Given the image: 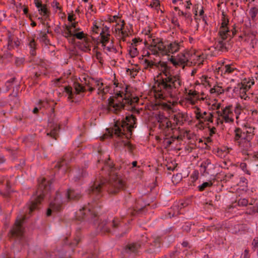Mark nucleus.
I'll return each instance as SVG.
<instances>
[{"mask_svg":"<svg viewBox=\"0 0 258 258\" xmlns=\"http://www.w3.org/2000/svg\"><path fill=\"white\" fill-rule=\"evenodd\" d=\"M108 160L104 161V166L102 167V170L108 171V174L111 176L110 179L108 182L100 178L96 179L94 181L89 189L92 201L89 203L87 206L84 207L76 212V218L78 220H90L95 224L98 219L97 210L102 206L98 201L102 196V191L106 190L109 194L115 195L124 189L123 182L117 175H115L116 173H113L114 165L110 161L109 158Z\"/></svg>","mask_w":258,"mask_h":258,"instance_id":"nucleus-1","label":"nucleus"},{"mask_svg":"<svg viewBox=\"0 0 258 258\" xmlns=\"http://www.w3.org/2000/svg\"><path fill=\"white\" fill-rule=\"evenodd\" d=\"M145 69L158 68L161 73L157 76L154 88L157 96L160 99H164L167 96L173 97L174 94L181 86L180 76L173 74L170 71L167 62L160 61L157 63L152 60H144Z\"/></svg>","mask_w":258,"mask_h":258,"instance_id":"nucleus-2","label":"nucleus"},{"mask_svg":"<svg viewBox=\"0 0 258 258\" xmlns=\"http://www.w3.org/2000/svg\"><path fill=\"white\" fill-rule=\"evenodd\" d=\"M125 92H117L113 96H110L108 99V105L112 107L115 111L123 109L130 110L132 112L137 111L135 105L139 100L138 97H132V94L127 92V86L125 87Z\"/></svg>","mask_w":258,"mask_h":258,"instance_id":"nucleus-3","label":"nucleus"},{"mask_svg":"<svg viewBox=\"0 0 258 258\" xmlns=\"http://www.w3.org/2000/svg\"><path fill=\"white\" fill-rule=\"evenodd\" d=\"M137 118L133 115L126 116L125 119L115 122L113 131L118 137L125 136L128 139L132 135L133 129L136 128Z\"/></svg>","mask_w":258,"mask_h":258,"instance_id":"nucleus-4","label":"nucleus"},{"mask_svg":"<svg viewBox=\"0 0 258 258\" xmlns=\"http://www.w3.org/2000/svg\"><path fill=\"white\" fill-rule=\"evenodd\" d=\"M38 187L35 194L33 195V199L28 205L27 210L29 214H31L33 211L38 208V205L43 199L44 197L47 195L50 190V182L42 178L41 181L38 180Z\"/></svg>","mask_w":258,"mask_h":258,"instance_id":"nucleus-5","label":"nucleus"},{"mask_svg":"<svg viewBox=\"0 0 258 258\" xmlns=\"http://www.w3.org/2000/svg\"><path fill=\"white\" fill-rule=\"evenodd\" d=\"M126 224L121 222L118 218H114L111 221H104L98 224V229L105 233H114L116 232H121V236L125 234L128 229Z\"/></svg>","mask_w":258,"mask_h":258,"instance_id":"nucleus-6","label":"nucleus"},{"mask_svg":"<svg viewBox=\"0 0 258 258\" xmlns=\"http://www.w3.org/2000/svg\"><path fill=\"white\" fill-rule=\"evenodd\" d=\"M228 22V21L227 22L224 21L222 23L218 32L219 37L216 39L214 44L215 48L218 51L222 52L228 51L226 39L228 36H231V32L227 27Z\"/></svg>","mask_w":258,"mask_h":258,"instance_id":"nucleus-7","label":"nucleus"},{"mask_svg":"<svg viewBox=\"0 0 258 258\" xmlns=\"http://www.w3.org/2000/svg\"><path fill=\"white\" fill-rule=\"evenodd\" d=\"M234 133V141L237 142L238 146L243 150L249 151L251 147V140H248V135L245 133V130L237 127Z\"/></svg>","mask_w":258,"mask_h":258,"instance_id":"nucleus-8","label":"nucleus"},{"mask_svg":"<svg viewBox=\"0 0 258 258\" xmlns=\"http://www.w3.org/2000/svg\"><path fill=\"white\" fill-rule=\"evenodd\" d=\"M26 218V215H21L17 218L14 225L9 232V235L10 238H15L19 240L22 239L23 238L22 224Z\"/></svg>","mask_w":258,"mask_h":258,"instance_id":"nucleus-9","label":"nucleus"},{"mask_svg":"<svg viewBox=\"0 0 258 258\" xmlns=\"http://www.w3.org/2000/svg\"><path fill=\"white\" fill-rule=\"evenodd\" d=\"M147 237H143L141 241L127 244L124 248L122 253L124 255L130 254L133 256L139 254L140 249L143 246L144 242L147 241Z\"/></svg>","mask_w":258,"mask_h":258,"instance_id":"nucleus-10","label":"nucleus"},{"mask_svg":"<svg viewBox=\"0 0 258 258\" xmlns=\"http://www.w3.org/2000/svg\"><path fill=\"white\" fill-rule=\"evenodd\" d=\"M182 43V42H178L175 41L170 43L167 46L163 43H161L159 49L162 52V55H166L168 53H174L179 50Z\"/></svg>","mask_w":258,"mask_h":258,"instance_id":"nucleus-11","label":"nucleus"},{"mask_svg":"<svg viewBox=\"0 0 258 258\" xmlns=\"http://www.w3.org/2000/svg\"><path fill=\"white\" fill-rule=\"evenodd\" d=\"M253 82H251L250 84V82H248L247 83V84H245V83L238 84L237 86L234 88L233 92L238 94L241 99L246 100L247 98H248L246 92L250 89L251 85H253Z\"/></svg>","mask_w":258,"mask_h":258,"instance_id":"nucleus-12","label":"nucleus"},{"mask_svg":"<svg viewBox=\"0 0 258 258\" xmlns=\"http://www.w3.org/2000/svg\"><path fill=\"white\" fill-rule=\"evenodd\" d=\"M62 203V202L60 199V195L57 192L54 200L50 202L49 204V207L47 210L46 215L50 216L51 215L52 212L60 211L61 210Z\"/></svg>","mask_w":258,"mask_h":258,"instance_id":"nucleus-13","label":"nucleus"},{"mask_svg":"<svg viewBox=\"0 0 258 258\" xmlns=\"http://www.w3.org/2000/svg\"><path fill=\"white\" fill-rule=\"evenodd\" d=\"M216 113L219 116H222L226 122H232L234 120L231 117V115L233 114L231 105L227 106L223 108L222 111H217Z\"/></svg>","mask_w":258,"mask_h":258,"instance_id":"nucleus-14","label":"nucleus"},{"mask_svg":"<svg viewBox=\"0 0 258 258\" xmlns=\"http://www.w3.org/2000/svg\"><path fill=\"white\" fill-rule=\"evenodd\" d=\"M145 246L146 251L149 253H154L158 251V248L160 247V241L159 238L155 239L152 243L147 245L144 243L143 246Z\"/></svg>","mask_w":258,"mask_h":258,"instance_id":"nucleus-15","label":"nucleus"},{"mask_svg":"<svg viewBox=\"0 0 258 258\" xmlns=\"http://www.w3.org/2000/svg\"><path fill=\"white\" fill-rule=\"evenodd\" d=\"M54 168L58 169V172H56L55 171V176L59 177V173H60L62 175L64 174L68 169L66 161L63 159H62L58 161L55 164Z\"/></svg>","mask_w":258,"mask_h":258,"instance_id":"nucleus-16","label":"nucleus"},{"mask_svg":"<svg viewBox=\"0 0 258 258\" xmlns=\"http://www.w3.org/2000/svg\"><path fill=\"white\" fill-rule=\"evenodd\" d=\"M158 122L159 123V128L161 129L169 128L172 126L171 122L168 120L164 115L159 114L157 117Z\"/></svg>","mask_w":258,"mask_h":258,"instance_id":"nucleus-17","label":"nucleus"},{"mask_svg":"<svg viewBox=\"0 0 258 258\" xmlns=\"http://www.w3.org/2000/svg\"><path fill=\"white\" fill-rule=\"evenodd\" d=\"M66 196L68 200H78L82 196L81 192L79 190L69 189L66 194Z\"/></svg>","mask_w":258,"mask_h":258,"instance_id":"nucleus-18","label":"nucleus"},{"mask_svg":"<svg viewBox=\"0 0 258 258\" xmlns=\"http://www.w3.org/2000/svg\"><path fill=\"white\" fill-rule=\"evenodd\" d=\"M191 55L189 52L182 53L178 55V61L181 64L187 65L189 60L190 59Z\"/></svg>","mask_w":258,"mask_h":258,"instance_id":"nucleus-19","label":"nucleus"},{"mask_svg":"<svg viewBox=\"0 0 258 258\" xmlns=\"http://www.w3.org/2000/svg\"><path fill=\"white\" fill-rule=\"evenodd\" d=\"M185 118V114L182 112H178L172 116L173 120L175 121L173 123L174 126L177 125H182L183 124V119Z\"/></svg>","mask_w":258,"mask_h":258,"instance_id":"nucleus-20","label":"nucleus"},{"mask_svg":"<svg viewBox=\"0 0 258 258\" xmlns=\"http://www.w3.org/2000/svg\"><path fill=\"white\" fill-rule=\"evenodd\" d=\"M207 113L205 111L203 113H201L200 112H198L196 113V118L198 120L203 119L205 121H209L212 122H213V115L212 113H209L208 117H205V115H206Z\"/></svg>","mask_w":258,"mask_h":258,"instance_id":"nucleus-21","label":"nucleus"},{"mask_svg":"<svg viewBox=\"0 0 258 258\" xmlns=\"http://www.w3.org/2000/svg\"><path fill=\"white\" fill-rule=\"evenodd\" d=\"M211 165L212 163L211 160L209 159H206L203 161L201 164V172H203L204 174H209V170Z\"/></svg>","mask_w":258,"mask_h":258,"instance_id":"nucleus-22","label":"nucleus"},{"mask_svg":"<svg viewBox=\"0 0 258 258\" xmlns=\"http://www.w3.org/2000/svg\"><path fill=\"white\" fill-rule=\"evenodd\" d=\"M184 203H181L180 205H174L171 208L173 212L170 211L168 213V217L171 218L172 217L178 215L179 214V208L181 209L184 207Z\"/></svg>","mask_w":258,"mask_h":258,"instance_id":"nucleus-23","label":"nucleus"},{"mask_svg":"<svg viewBox=\"0 0 258 258\" xmlns=\"http://www.w3.org/2000/svg\"><path fill=\"white\" fill-rule=\"evenodd\" d=\"M8 49L9 50L13 49L15 47H18L20 44V42L18 40H14V38L11 34H10L8 36Z\"/></svg>","mask_w":258,"mask_h":258,"instance_id":"nucleus-24","label":"nucleus"},{"mask_svg":"<svg viewBox=\"0 0 258 258\" xmlns=\"http://www.w3.org/2000/svg\"><path fill=\"white\" fill-rule=\"evenodd\" d=\"M86 174V170L84 169H79L75 171V174L74 175L73 180L74 181L77 182L81 180L83 177L85 176Z\"/></svg>","mask_w":258,"mask_h":258,"instance_id":"nucleus-25","label":"nucleus"},{"mask_svg":"<svg viewBox=\"0 0 258 258\" xmlns=\"http://www.w3.org/2000/svg\"><path fill=\"white\" fill-rule=\"evenodd\" d=\"M161 43H163L161 40L159 41L155 45H151L149 48L152 54L156 55H159L160 54L162 55V52L159 50V46Z\"/></svg>","mask_w":258,"mask_h":258,"instance_id":"nucleus-26","label":"nucleus"},{"mask_svg":"<svg viewBox=\"0 0 258 258\" xmlns=\"http://www.w3.org/2000/svg\"><path fill=\"white\" fill-rule=\"evenodd\" d=\"M59 126L56 124L51 130V131L47 134V136H50L51 138L56 139L58 137V132L59 130Z\"/></svg>","mask_w":258,"mask_h":258,"instance_id":"nucleus-27","label":"nucleus"},{"mask_svg":"<svg viewBox=\"0 0 258 258\" xmlns=\"http://www.w3.org/2000/svg\"><path fill=\"white\" fill-rule=\"evenodd\" d=\"M38 38L40 40V41L43 43H44L46 45H48L49 44V40L48 38L47 35L46 33L45 32L40 31L39 34V37Z\"/></svg>","mask_w":258,"mask_h":258,"instance_id":"nucleus-28","label":"nucleus"},{"mask_svg":"<svg viewBox=\"0 0 258 258\" xmlns=\"http://www.w3.org/2000/svg\"><path fill=\"white\" fill-rule=\"evenodd\" d=\"M73 87L76 91V94H80L81 92H85L86 91V88L78 82H74Z\"/></svg>","mask_w":258,"mask_h":258,"instance_id":"nucleus-29","label":"nucleus"},{"mask_svg":"<svg viewBox=\"0 0 258 258\" xmlns=\"http://www.w3.org/2000/svg\"><path fill=\"white\" fill-rule=\"evenodd\" d=\"M92 81L93 82L94 86L96 87L98 90V94H100L102 91V87L104 86V84L102 82H100L98 80L92 79Z\"/></svg>","mask_w":258,"mask_h":258,"instance_id":"nucleus-30","label":"nucleus"},{"mask_svg":"<svg viewBox=\"0 0 258 258\" xmlns=\"http://www.w3.org/2000/svg\"><path fill=\"white\" fill-rule=\"evenodd\" d=\"M16 78L15 77H13L6 82L5 85L6 87V92L9 91L12 88L13 85L16 82Z\"/></svg>","mask_w":258,"mask_h":258,"instance_id":"nucleus-31","label":"nucleus"},{"mask_svg":"<svg viewBox=\"0 0 258 258\" xmlns=\"http://www.w3.org/2000/svg\"><path fill=\"white\" fill-rule=\"evenodd\" d=\"M84 42L83 43V50L85 51H90L91 50L90 39L88 38H84Z\"/></svg>","mask_w":258,"mask_h":258,"instance_id":"nucleus-32","label":"nucleus"},{"mask_svg":"<svg viewBox=\"0 0 258 258\" xmlns=\"http://www.w3.org/2000/svg\"><path fill=\"white\" fill-rule=\"evenodd\" d=\"M29 46L30 48V52L32 55H35L36 54L35 48H36V42L34 39H32L29 43Z\"/></svg>","mask_w":258,"mask_h":258,"instance_id":"nucleus-33","label":"nucleus"},{"mask_svg":"<svg viewBox=\"0 0 258 258\" xmlns=\"http://www.w3.org/2000/svg\"><path fill=\"white\" fill-rule=\"evenodd\" d=\"M243 129L244 130H245V133H246L248 135V140H252V139L254 135V128L253 127H245Z\"/></svg>","mask_w":258,"mask_h":258,"instance_id":"nucleus-34","label":"nucleus"},{"mask_svg":"<svg viewBox=\"0 0 258 258\" xmlns=\"http://www.w3.org/2000/svg\"><path fill=\"white\" fill-rule=\"evenodd\" d=\"M213 183L212 182V181L205 182L198 186L199 190L200 191H202L204 190L207 187L212 186L213 185Z\"/></svg>","mask_w":258,"mask_h":258,"instance_id":"nucleus-35","label":"nucleus"},{"mask_svg":"<svg viewBox=\"0 0 258 258\" xmlns=\"http://www.w3.org/2000/svg\"><path fill=\"white\" fill-rule=\"evenodd\" d=\"M235 70V68L232 67L231 65H225L224 66L222 70V72H224V74L228 73L230 74L232 73Z\"/></svg>","mask_w":258,"mask_h":258,"instance_id":"nucleus-36","label":"nucleus"},{"mask_svg":"<svg viewBox=\"0 0 258 258\" xmlns=\"http://www.w3.org/2000/svg\"><path fill=\"white\" fill-rule=\"evenodd\" d=\"M257 13H258V9L257 8H256L255 7H253L250 9L249 14L252 20H254Z\"/></svg>","mask_w":258,"mask_h":258,"instance_id":"nucleus-37","label":"nucleus"},{"mask_svg":"<svg viewBox=\"0 0 258 258\" xmlns=\"http://www.w3.org/2000/svg\"><path fill=\"white\" fill-rule=\"evenodd\" d=\"M128 52L132 57H135L137 56L139 53L137 48L134 46L131 47L128 50Z\"/></svg>","mask_w":258,"mask_h":258,"instance_id":"nucleus-38","label":"nucleus"},{"mask_svg":"<svg viewBox=\"0 0 258 258\" xmlns=\"http://www.w3.org/2000/svg\"><path fill=\"white\" fill-rule=\"evenodd\" d=\"M109 36L107 35H102L100 36V43L102 44V46L103 47H105V45L107 42H109Z\"/></svg>","mask_w":258,"mask_h":258,"instance_id":"nucleus-39","label":"nucleus"},{"mask_svg":"<svg viewBox=\"0 0 258 258\" xmlns=\"http://www.w3.org/2000/svg\"><path fill=\"white\" fill-rule=\"evenodd\" d=\"M64 91L68 95V99H71L73 98V93L72 91V88L70 86H66L64 88Z\"/></svg>","mask_w":258,"mask_h":258,"instance_id":"nucleus-40","label":"nucleus"},{"mask_svg":"<svg viewBox=\"0 0 258 258\" xmlns=\"http://www.w3.org/2000/svg\"><path fill=\"white\" fill-rule=\"evenodd\" d=\"M102 35L110 36L109 27L105 26L101 28V32L100 33V36Z\"/></svg>","mask_w":258,"mask_h":258,"instance_id":"nucleus-41","label":"nucleus"},{"mask_svg":"<svg viewBox=\"0 0 258 258\" xmlns=\"http://www.w3.org/2000/svg\"><path fill=\"white\" fill-rule=\"evenodd\" d=\"M39 13L43 16H46L47 15L48 10L46 8V5H43L39 9H38Z\"/></svg>","mask_w":258,"mask_h":258,"instance_id":"nucleus-42","label":"nucleus"},{"mask_svg":"<svg viewBox=\"0 0 258 258\" xmlns=\"http://www.w3.org/2000/svg\"><path fill=\"white\" fill-rule=\"evenodd\" d=\"M11 191V190L10 182L8 180H7L6 191L4 194L1 193V194L3 195L4 196L7 197L9 196Z\"/></svg>","mask_w":258,"mask_h":258,"instance_id":"nucleus-43","label":"nucleus"},{"mask_svg":"<svg viewBox=\"0 0 258 258\" xmlns=\"http://www.w3.org/2000/svg\"><path fill=\"white\" fill-rule=\"evenodd\" d=\"M243 228V226L242 225L240 224H236L233 227V230H232V233L236 234L238 232H239L240 230H241Z\"/></svg>","mask_w":258,"mask_h":258,"instance_id":"nucleus-44","label":"nucleus"},{"mask_svg":"<svg viewBox=\"0 0 258 258\" xmlns=\"http://www.w3.org/2000/svg\"><path fill=\"white\" fill-rule=\"evenodd\" d=\"M66 28L67 31L64 33V36L67 38H69L72 36H73V34L71 30L70 29V27L68 26H66Z\"/></svg>","mask_w":258,"mask_h":258,"instance_id":"nucleus-45","label":"nucleus"},{"mask_svg":"<svg viewBox=\"0 0 258 258\" xmlns=\"http://www.w3.org/2000/svg\"><path fill=\"white\" fill-rule=\"evenodd\" d=\"M184 18L187 23L191 24L192 22V15L191 13L185 12Z\"/></svg>","mask_w":258,"mask_h":258,"instance_id":"nucleus-46","label":"nucleus"},{"mask_svg":"<svg viewBox=\"0 0 258 258\" xmlns=\"http://www.w3.org/2000/svg\"><path fill=\"white\" fill-rule=\"evenodd\" d=\"M126 71L130 72V75L132 78H135V77L137 75L138 71L136 69H127Z\"/></svg>","mask_w":258,"mask_h":258,"instance_id":"nucleus-47","label":"nucleus"},{"mask_svg":"<svg viewBox=\"0 0 258 258\" xmlns=\"http://www.w3.org/2000/svg\"><path fill=\"white\" fill-rule=\"evenodd\" d=\"M240 167L246 173H247L248 175L250 174V172L249 170H247V165L245 163H241V164H240Z\"/></svg>","mask_w":258,"mask_h":258,"instance_id":"nucleus-48","label":"nucleus"},{"mask_svg":"<svg viewBox=\"0 0 258 258\" xmlns=\"http://www.w3.org/2000/svg\"><path fill=\"white\" fill-rule=\"evenodd\" d=\"M73 37H75L76 38H77L78 39H79V40H81L83 38H85V34L83 31L74 34Z\"/></svg>","mask_w":258,"mask_h":258,"instance_id":"nucleus-49","label":"nucleus"},{"mask_svg":"<svg viewBox=\"0 0 258 258\" xmlns=\"http://www.w3.org/2000/svg\"><path fill=\"white\" fill-rule=\"evenodd\" d=\"M248 204V201L245 199H239L238 201V205L239 206H245Z\"/></svg>","mask_w":258,"mask_h":258,"instance_id":"nucleus-50","label":"nucleus"},{"mask_svg":"<svg viewBox=\"0 0 258 258\" xmlns=\"http://www.w3.org/2000/svg\"><path fill=\"white\" fill-rule=\"evenodd\" d=\"M24 62V58H18L17 57L15 60V64L17 67L21 66L23 64Z\"/></svg>","mask_w":258,"mask_h":258,"instance_id":"nucleus-51","label":"nucleus"},{"mask_svg":"<svg viewBox=\"0 0 258 258\" xmlns=\"http://www.w3.org/2000/svg\"><path fill=\"white\" fill-rule=\"evenodd\" d=\"M12 56H13V54L9 51H7V52H5L3 55H1V56L2 57V63H3L4 59L5 58H11L12 57Z\"/></svg>","mask_w":258,"mask_h":258,"instance_id":"nucleus-52","label":"nucleus"},{"mask_svg":"<svg viewBox=\"0 0 258 258\" xmlns=\"http://www.w3.org/2000/svg\"><path fill=\"white\" fill-rule=\"evenodd\" d=\"M86 85L88 87V90L89 92H92L95 90L93 82L90 83L89 82L88 83H86Z\"/></svg>","mask_w":258,"mask_h":258,"instance_id":"nucleus-53","label":"nucleus"},{"mask_svg":"<svg viewBox=\"0 0 258 258\" xmlns=\"http://www.w3.org/2000/svg\"><path fill=\"white\" fill-rule=\"evenodd\" d=\"M191 228V224L189 223H185L184 225L182 226V229L183 231L186 232H188L190 230Z\"/></svg>","mask_w":258,"mask_h":258,"instance_id":"nucleus-54","label":"nucleus"},{"mask_svg":"<svg viewBox=\"0 0 258 258\" xmlns=\"http://www.w3.org/2000/svg\"><path fill=\"white\" fill-rule=\"evenodd\" d=\"M241 106L239 104H237L235 108V113L237 114V115L240 114V111L241 110Z\"/></svg>","mask_w":258,"mask_h":258,"instance_id":"nucleus-55","label":"nucleus"},{"mask_svg":"<svg viewBox=\"0 0 258 258\" xmlns=\"http://www.w3.org/2000/svg\"><path fill=\"white\" fill-rule=\"evenodd\" d=\"M109 90V87L108 86H106L105 87H104V86L102 87V91L101 92L100 94H102V95H104L106 94H107Z\"/></svg>","mask_w":258,"mask_h":258,"instance_id":"nucleus-56","label":"nucleus"},{"mask_svg":"<svg viewBox=\"0 0 258 258\" xmlns=\"http://www.w3.org/2000/svg\"><path fill=\"white\" fill-rule=\"evenodd\" d=\"M160 5L159 0H153V2L151 3L150 6L151 7L156 8Z\"/></svg>","mask_w":258,"mask_h":258,"instance_id":"nucleus-57","label":"nucleus"},{"mask_svg":"<svg viewBox=\"0 0 258 258\" xmlns=\"http://www.w3.org/2000/svg\"><path fill=\"white\" fill-rule=\"evenodd\" d=\"M198 58L197 59V63H198V66H200L203 64V62L204 61V57L203 55H199Z\"/></svg>","mask_w":258,"mask_h":258,"instance_id":"nucleus-58","label":"nucleus"},{"mask_svg":"<svg viewBox=\"0 0 258 258\" xmlns=\"http://www.w3.org/2000/svg\"><path fill=\"white\" fill-rule=\"evenodd\" d=\"M216 88V92L218 94H221L224 93V90L222 89V87L215 85Z\"/></svg>","mask_w":258,"mask_h":258,"instance_id":"nucleus-59","label":"nucleus"},{"mask_svg":"<svg viewBox=\"0 0 258 258\" xmlns=\"http://www.w3.org/2000/svg\"><path fill=\"white\" fill-rule=\"evenodd\" d=\"M171 23L175 26H177L178 27H180V25L177 21V19L173 17L171 19Z\"/></svg>","mask_w":258,"mask_h":258,"instance_id":"nucleus-60","label":"nucleus"},{"mask_svg":"<svg viewBox=\"0 0 258 258\" xmlns=\"http://www.w3.org/2000/svg\"><path fill=\"white\" fill-rule=\"evenodd\" d=\"M100 28L96 25V23H95V24H94L93 27L92 28L93 32L94 33L98 34V30H99Z\"/></svg>","mask_w":258,"mask_h":258,"instance_id":"nucleus-61","label":"nucleus"},{"mask_svg":"<svg viewBox=\"0 0 258 258\" xmlns=\"http://www.w3.org/2000/svg\"><path fill=\"white\" fill-rule=\"evenodd\" d=\"M241 256L242 258H249V250L245 249Z\"/></svg>","mask_w":258,"mask_h":258,"instance_id":"nucleus-62","label":"nucleus"},{"mask_svg":"<svg viewBox=\"0 0 258 258\" xmlns=\"http://www.w3.org/2000/svg\"><path fill=\"white\" fill-rule=\"evenodd\" d=\"M34 4L38 9H39L43 5L41 1L39 0H34Z\"/></svg>","mask_w":258,"mask_h":258,"instance_id":"nucleus-63","label":"nucleus"},{"mask_svg":"<svg viewBox=\"0 0 258 258\" xmlns=\"http://www.w3.org/2000/svg\"><path fill=\"white\" fill-rule=\"evenodd\" d=\"M252 245L254 247H258V237L254 238L252 241Z\"/></svg>","mask_w":258,"mask_h":258,"instance_id":"nucleus-64","label":"nucleus"}]
</instances>
